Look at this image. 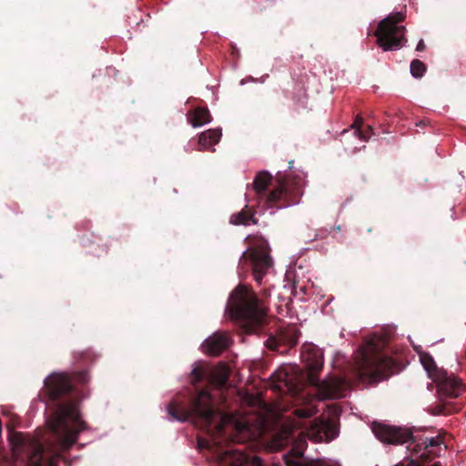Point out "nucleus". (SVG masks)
Returning a JSON list of instances; mask_svg holds the SVG:
<instances>
[{"label": "nucleus", "instance_id": "obj_1", "mask_svg": "<svg viewBox=\"0 0 466 466\" xmlns=\"http://www.w3.org/2000/svg\"><path fill=\"white\" fill-rule=\"evenodd\" d=\"M228 425L234 428L237 434L241 435L235 437L237 441H243L246 437L250 435V426L246 419L223 414L220 417V422L215 426V432L212 434L211 440L198 438V448L209 450L220 466H242L248 461L246 454L231 446L226 449L220 446V435L223 434L224 427Z\"/></svg>", "mask_w": 466, "mask_h": 466}, {"label": "nucleus", "instance_id": "obj_2", "mask_svg": "<svg viewBox=\"0 0 466 466\" xmlns=\"http://www.w3.org/2000/svg\"><path fill=\"white\" fill-rule=\"evenodd\" d=\"M231 319L248 332L254 331L266 320L268 309L257 295L247 287L239 285L229 295L226 308Z\"/></svg>", "mask_w": 466, "mask_h": 466}, {"label": "nucleus", "instance_id": "obj_3", "mask_svg": "<svg viewBox=\"0 0 466 466\" xmlns=\"http://www.w3.org/2000/svg\"><path fill=\"white\" fill-rule=\"evenodd\" d=\"M47 424L60 437L63 450H68L76 442L78 433L85 429L77 405L72 400L59 404Z\"/></svg>", "mask_w": 466, "mask_h": 466}, {"label": "nucleus", "instance_id": "obj_4", "mask_svg": "<svg viewBox=\"0 0 466 466\" xmlns=\"http://www.w3.org/2000/svg\"><path fill=\"white\" fill-rule=\"evenodd\" d=\"M167 411L168 420L171 421L184 422L195 416L208 426L211 424L215 416L211 395L206 390H201L193 400L190 407L187 410H182L180 414L177 412L175 404L168 405Z\"/></svg>", "mask_w": 466, "mask_h": 466}, {"label": "nucleus", "instance_id": "obj_5", "mask_svg": "<svg viewBox=\"0 0 466 466\" xmlns=\"http://www.w3.org/2000/svg\"><path fill=\"white\" fill-rule=\"evenodd\" d=\"M402 20L403 15L397 12L380 21L375 35L377 43L383 51L399 50L402 47L405 26L399 25Z\"/></svg>", "mask_w": 466, "mask_h": 466}, {"label": "nucleus", "instance_id": "obj_6", "mask_svg": "<svg viewBox=\"0 0 466 466\" xmlns=\"http://www.w3.org/2000/svg\"><path fill=\"white\" fill-rule=\"evenodd\" d=\"M9 441L14 455L27 460L33 466H42L48 456L39 441L28 435L13 431L10 433Z\"/></svg>", "mask_w": 466, "mask_h": 466}, {"label": "nucleus", "instance_id": "obj_7", "mask_svg": "<svg viewBox=\"0 0 466 466\" xmlns=\"http://www.w3.org/2000/svg\"><path fill=\"white\" fill-rule=\"evenodd\" d=\"M309 380L316 387L315 398L318 400L344 398L350 391V384L343 378H329L319 381L317 377L310 375Z\"/></svg>", "mask_w": 466, "mask_h": 466}, {"label": "nucleus", "instance_id": "obj_8", "mask_svg": "<svg viewBox=\"0 0 466 466\" xmlns=\"http://www.w3.org/2000/svg\"><path fill=\"white\" fill-rule=\"evenodd\" d=\"M408 450L412 451V458L405 457L402 461L394 466H420L415 457L425 458L430 454L440 456L441 451L446 449L442 441L439 437L424 438L417 443L413 441L408 445Z\"/></svg>", "mask_w": 466, "mask_h": 466}, {"label": "nucleus", "instance_id": "obj_9", "mask_svg": "<svg viewBox=\"0 0 466 466\" xmlns=\"http://www.w3.org/2000/svg\"><path fill=\"white\" fill-rule=\"evenodd\" d=\"M372 432L378 440L387 444H403L412 439L411 432L408 429L374 422L371 426Z\"/></svg>", "mask_w": 466, "mask_h": 466}, {"label": "nucleus", "instance_id": "obj_10", "mask_svg": "<svg viewBox=\"0 0 466 466\" xmlns=\"http://www.w3.org/2000/svg\"><path fill=\"white\" fill-rule=\"evenodd\" d=\"M249 256L252 260L253 277L257 283L261 284L263 278L268 274L272 266V258L265 248L251 249Z\"/></svg>", "mask_w": 466, "mask_h": 466}, {"label": "nucleus", "instance_id": "obj_11", "mask_svg": "<svg viewBox=\"0 0 466 466\" xmlns=\"http://www.w3.org/2000/svg\"><path fill=\"white\" fill-rule=\"evenodd\" d=\"M231 344V339L227 332H215L202 343V350L211 356H217L227 350Z\"/></svg>", "mask_w": 466, "mask_h": 466}, {"label": "nucleus", "instance_id": "obj_12", "mask_svg": "<svg viewBox=\"0 0 466 466\" xmlns=\"http://www.w3.org/2000/svg\"><path fill=\"white\" fill-rule=\"evenodd\" d=\"M45 387L52 400H56L70 390L68 379L62 373L51 374L45 380Z\"/></svg>", "mask_w": 466, "mask_h": 466}, {"label": "nucleus", "instance_id": "obj_13", "mask_svg": "<svg viewBox=\"0 0 466 466\" xmlns=\"http://www.w3.org/2000/svg\"><path fill=\"white\" fill-rule=\"evenodd\" d=\"M448 380L445 381L444 390L440 389L439 382L433 381L436 384L438 398L441 401H444L449 398H458L463 391V383L461 379L452 373L447 371Z\"/></svg>", "mask_w": 466, "mask_h": 466}, {"label": "nucleus", "instance_id": "obj_14", "mask_svg": "<svg viewBox=\"0 0 466 466\" xmlns=\"http://www.w3.org/2000/svg\"><path fill=\"white\" fill-rule=\"evenodd\" d=\"M420 361L426 370L428 377L432 380V381H438L439 387L441 390H444V383L447 377V371L443 369H440L436 366L433 358L428 353L420 354Z\"/></svg>", "mask_w": 466, "mask_h": 466}, {"label": "nucleus", "instance_id": "obj_15", "mask_svg": "<svg viewBox=\"0 0 466 466\" xmlns=\"http://www.w3.org/2000/svg\"><path fill=\"white\" fill-rule=\"evenodd\" d=\"M315 441H330L339 435L337 427L329 420L315 421L310 433Z\"/></svg>", "mask_w": 466, "mask_h": 466}, {"label": "nucleus", "instance_id": "obj_16", "mask_svg": "<svg viewBox=\"0 0 466 466\" xmlns=\"http://www.w3.org/2000/svg\"><path fill=\"white\" fill-rule=\"evenodd\" d=\"M301 358L311 371H319L323 366L322 351L316 345H304L301 351Z\"/></svg>", "mask_w": 466, "mask_h": 466}, {"label": "nucleus", "instance_id": "obj_17", "mask_svg": "<svg viewBox=\"0 0 466 466\" xmlns=\"http://www.w3.org/2000/svg\"><path fill=\"white\" fill-rule=\"evenodd\" d=\"M220 129H208L199 136L198 145L200 150H214L213 147L220 140Z\"/></svg>", "mask_w": 466, "mask_h": 466}, {"label": "nucleus", "instance_id": "obj_18", "mask_svg": "<svg viewBox=\"0 0 466 466\" xmlns=\"http://www.w3.org/2000/svg\"><path fill=\"white\" fill-rule=\"evenodd\" d=\"M187 120L193 127H200L211 121V116L207 108L198 107L188 114Z\"/></svg>", "mask_w": 466, "mask_h": 466}, {"label": "nucleus", "instance_id": "obj_19", "mask_svg": "<svg viewBox=\"0 0 466 466\" xmlns=\"http://www.w3.org/2000/svg\"><path fill=\"white\" fill-rule=\"evenodd\" d=\"M360 376L361 380L368 378L372 381L380 380L382 377L377 363L369 359H365L360 370Z\"/></svg>", "mask_w": 466, "mask_h": 466}, {"label": "nucleus", "instance_id": "obj_20", "mask_svg": "<svg viewBox=\"0 0 466 466\" xmlns=\"http://www.w3.org/2000/svg\"><path fill=\"white\" fill-rule=\"evenodd\" d=\"M248 205L245 206V209L231 215L230 223L236 226H249L250 224H257L258 221L254 218V214H249L247 210Z\"/></svg>", "mask_w": 466, "mask_h": 466}, {"label": "nucleus", "instance_id": "obj_21", "mask_svg": "<svg viewBox=\"0 0 466 466\" xmlns=\"http://www.w3.org/2000/svg\"><path fill=\"white\" fill-rule=\"evenodd\" d=\"M270 181H271L270 174L267 171H261L254 178V181L252 184L253 189L258 196H260L265 193Z\"/></svg>", "mask_w": 466, "mask_h": 466}, {"label": "nucleus", "instance_id": "obj_22", "mask_svg": "<svg viewBox=\"0 0 466 466\" xmlns=\"http://www.w3.org/2000/svg\"><path fill=\"white\" fill-rule=\"evenodd\" d=\"M425 70L426 66L424 63H422L421 61L415 59L410 63V74L412 75L413 77H422Z\"/></svg>", "mask_w": 466, "mask_h": 466}, {"label": "nucleus", "instance_id": "obj_23", "mask_svg": "<svg viewBox=\"0 0 466 466\" xmlns=\"http://www.w3.org/2000/svg\"><path fill=\"white\" fill-rule=\"evenodd\" d=\"M228 375L226 367H222L219 369V370L216 371L214 373L213 380L215 383H217L219 386H222L226 384L228 381Z\"/></svg>", "mask_w": 466, "mask_h": 466}, {"label": "nucleus", "instance_id": "obj_24", "mask_svg": "<svg viewBox=\"0 0 466 466\" xmlns=\"http://www.w3.org/2000/svg\"><path fill=\"white\" fill-rule=\"evenodd\" d=\"M361 126H362V118L360 116H358L353 124L350 126L352 129H354V135L359 137L361 141H367L368 138L361 131Z\"/></svg>", "mask_w": 466, "mask_h": 466}, {"label": "nucleus", "instance_id": "obj_25", "mask_svg": "<svg viewBox=\"0 0 466 466\" xmlns=\"http://www.w3.org/2000/svg\"><path fill=\"white\" fill-rule=\"evenodd\" d=\"M317 413V408L315 406H309L303 409H298L295 414L300 418H309Z\"/></svg>", "mask_w": 466, "mask_h": 466}, {"label": "nucleus", "instance_id": "obj_26", "mask_svg": "<svg viewBox=\"0 0 466 466\" xmlns=\"http://www.w3.org/2000/svg\"><path fill=\"white\" fill-rule=\"evenodd\" d=\"M191 375L193 376V383L199 382L204 378V373L202 371V369L200 367V364L195 363L193 365V368L191 370Z\"/></svg>", "mask_w": 466, "mask_h": 466}, {"label": "nucleus", "instance_id": "obj_27", "mask_svg": "<svg viewBox=\"0 0 466 466\" xmlns=\"http://www.w3.org/2000/svg\"><path fill=\"white\" fill-rule=\"evenodd\" d=\"M284 188L283 187H279L275 190H273L268 196V202H274L278 199H279L283 194H284Z\"/></svg>", "mask_w": 466, "mask_h": 466}, {"label": "nucleus", "instance_id": "obj_28", "mask_svg": "<svg viewBox=\"0 0 466 466\" xmlns=\"http://www.w3.org/2000/svg\"><path fill=\"white\" fill-rule=\"evenodd\" d=\"M289 466H320L319 462L316 461H291Z\"/></svg>", "mask_w": 466, "mask_h": 466}, {"label": "nucleus", "instance_id": "obj_29", "mask_svg": "<svg viewBox=\"0 0 466 466\" xmlns=\"http://www.w3.org/2000/svg\"><path fill=\"white\" fill-rule=\"evenodd\" d=\"M444 413H445V408L442 405L436 406L431 411V414H433V415H440V414H444Z\"/></svg>", "mask_w": 466, "mask_h": 466}, {"label": "nucleus", "instance_id": "obj_30", "mask_svg": "<svg viewBox=\"0 0 466 466\" xmlns=\"http://www.w3.org/2000/svg\"><path fill=\"white\" fill-rule=\"evenodd\" d=\"M266 345L272 350L276 349L277 348L276 339L274 338L268 339L266 341Z\"/></svg>", "mask_w": 466, "mask_h": 466}, {"label": "nucleus", "instance_id": "obj_31", "mask_svg": "<svg viewBox=\"0 0 466 466\" xmlns=\"http://www.w3.org/2000/svg\"><path fill=\"white\" fill-rule=\"evenodd\" d=\"M298 445H299V449L296 450L295 452L297 455L302 456L303 451H304L305 441H300Z\"/></svg>", "mask_w": 466, "mask_h": 466}, {"label": "nucleus", "instance_id": "obj_32", "mask_svg": "<svg viewBox=\"0 0 466 466\" xmlns=\"http://www.w3.org/2000/svg\"><path fill=\"white\" fill-rule=\"evenodd\" d=\"M425 49V44L422 39L419 41L416 46L417 51H423Z\"/></svg>", "mask_w": 466, "mask_h": 466}, {"label": "nucleus", "instance_id": "obj_33", "mask_svg": "<svg viewBox=\"0 0 466 466\" xmlns=\"http://www.w3.org/2000/svg\"><path fill=\"white\" fill-rule=\"evenodd\" d=\"M248 252V249L244 250L241 254V257L239 258V262L241 263L242 260H245L246 259V254Z\"/></svg>", "mask_w": 466, "mask_h": 466}, {"label": "nucleus", "instance_id": "obj_34", "mask_svg": "<svg viewBox=\"0 0 466 466\" xmlns=\"http://www.w3.org/2000/svg\"><path fill=\"white\" fill-rule=\"evenodd\" d=\"M55 460H56L55 456H52L51 458H49V465L50 466H56Z\"/></svg>", "mask_w": 466, "mask_h": 466}, {"label": "nucleus", "instance_id": "obj_35", "mask_svg": "<svg viewBox=\"0 0 466 466\" xmlns=\"http://www.w3.org/2000/svg\"><path fill=\"white\" fill-rule=\"evenodd\" d=\"M255 461L258 462V464H260V460H258V458H255Z\"/></svg>", "mask_w": 466, "mask_h": 466}, {"label": "nucleus", "instance_id": "obj_36", "mask_svg": "<svg viewBox=\"0 0 466 466\" xmlns=\"http://www.w3.org/2000/svg\"><path fill=\"white\" fill-rule=\"evenodd\" d=\"M288 207H289V206H288V205H286V206L279 207L278 208H288Z\"/></svg>", "mask_w": 466, "mask_h": 466}, {"label": "nucleus", "instance_id": "obj_37", "mask_svg": "<svg viewBox=\"0 0 466 466\" xmlns=\"http://www.w3.org/2000/svg\"><path fill=\"white\" fill-rule=\"evenodd\" d=\"M432 466H440L439 463H434Z\"/></svg>", "mask_w": 466, "mask_h": 466}]
</instances>
